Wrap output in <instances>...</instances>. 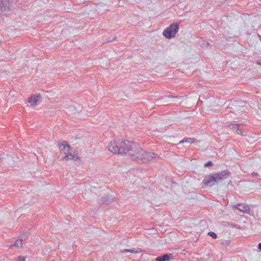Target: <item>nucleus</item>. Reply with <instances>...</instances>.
I'll use <instances>...</instances> for the list:
<instances>
[{
  "instance_id": "4be33fe9",
  "label": "nucleus",
  "mask_w": 261,
  "mask_h": 261,
  "mask_svg": "<svg viewBox=\"0 0 261 261\" xmlns=\"http://www.w3.org/2000/svg\"><path fill=\"white\" fill-rule=\"evenodd\" d=\"M222 244L225 246H227L229 244V242L228 241H225Z\"/></svg>"
},
{
  "instance_id": "2eb2a0df",
  "label": "nucleus",
  "mask_w": 261,
  "mask_h": 261,
  "mask_svg": "<svg viewBox=\"0 0 261 261\" xmlns=\"http://www.w3.org/2000/svg\"><path fill=\"white\" fill-rule=\"evenodd\" d=\"M22 245V240L20 239L19 240H17L16 242L12 245V246H14L15 247H16L17 248L21 247Z\"/></svg>"
},
{
  "instance_id": "423d86ee",
  "label": "nucleus",
  "mask_w": 261,
  "mask_h": 261,
  "mask_svg": "<svg viewBox=\"0 0 261 261\" xmlns=\"http://www.w3.org/2000/svg\"><path fill=\"white\" fill-rule=\"evenodd\" d=\"M232 207L244 213L249 214L250 213V208L247 204H238Z\"/></svg>"
},
{
  "instance_id": "7ed1b4c3",
  "label": "nucleus",
  "mask_w": 261,
  "mask_h": 261,
  "mask_svg": "<svg viewBox=\"0 0 261 261\" xmlns=\"http://www.w3.org/2000/svg\"><path fill=\"white\" fill-rule=\"evenodd\" d=\"M179 29L177 23H172L163 32V35L167 39L174 37Z\"/></svg>"
},
{
  "instance_id": "b1692460",
  "label": "nucleus",
  "mask_w": 261,
  "mask_h": 261,
  "mask_svg": "<svg viewBox=\"0 0 261 261\" xmlns=\"http://www.w3.org/2000/svg\"><path fill=\"white\" fill-rule=\"evenodd\" d=\"M169 97H172V98H173L174 97L172 95H169L168 96Z\"/></svg>"
},
{
  "instance_id": "f257e3e1",
  "label": "nucleus",
  "mask_w": 261,
  "mask_h": 261,
  "mask_svg": "<svg viewBox=\"0 0 261 261\" xmlns=\"http://www.w3.org/2000/svg\"><path fill=\"white\" fill-rule=\"evenodd\" d=\"M133 143L127 140L114 141L109 143L108 149L114 153L127 154L129 156V149Z\"/></svg>"
},
{
  "instance_id": "f8f14e48",
  "label": "nucleus",
  "mask_w": 261,
  "mask_h": 261,
  "mask_svg": "<svg viewBox=\"0 0 261 261\" xmlns=\"http://www.w3.org/2000/svg\"><path fill=\"white\" fill-rule=\"evenodd\" d=\"M109 202L108 195H106L101 197L100 199H98V203L100 205L106 204L108 205Z\"/></svg>"
},
{
  "instance_id": "412c9836",
  "label": "nucleus",
  "mask_w": 261,
  "mask_h": 261,
  "mask_svg": "<svg viewBox=\"0 0 261 261\" xmlns=\"http://www.w3.org/2000/svg\"><path fill=\"white\" fill-rule=\"evenodd\" d=\"M17 261H25V258L24 257L20 256L17 257Z\"/></svg>"
},
{
  "instance_id": "f03ea898",
  "label": "nucleus",
  "mask_w": 261,
  "mask_h": 261,
  "mask_svg": "<svg viewBox=\"0 0 261 261\" xmlns=\"http://www.w3.org/2000/svg\"><path fill=\"white\" fill-rule=\"evenodd\" d=\"M129 156L138 162L144 163V158H147L148 152L142 149L138 144L134 142L129 149Z\"/></svg>"
},
{
  "instance_id": "ddd939ff",
  "label": "nucleus",
  "mask_w": 261,
  "mask_h": 261,
  "mask_svg": "<svg viewBox=\"0 0 261 261\" xmlns=\"http://www.w3.org/2000/svg\"><path fill=\"white\" fill-rule=\"evenodd\" d=\"M195 139L191 138H185L181 141H180L179 144L183 143H194Z\"/></svg>"
},
{
  "instance_id": "6ab92c4d",
  "label": "nucleus",
  "mask_w": 261,
  "mask_h": 261,
  "mask_svg": "<svg viewBox=\"0 0 261 261\" xmlns=\"http://www.w3.org/2000/svg\"><path fill=\"white\" fill-rule=\"evenodd\" d=\"M209 45H210V44L208 43V42L204 41H202V46H205V47H207Z\"/></svg>"
},
{
  "instance_id": "1a4fd4ad",
  "label": "nucleus",
  "mask_w": 261,
  "mask_h": 261,
  "mask_svg": "<svg viewBox=\"0 0 261 261\" xmlns=\"http://www.w3.org/2000/svg\"><path fill=\"white\" fill-rule=\"evenodd\" d=\"M40 97V96L39 95H33L29 98L28 102L30 103L31 106H36Z\"/></svg>"
},
{
  "instance_id": "0eeeda50",
  "label": "nucleus",
  "mask_w": 261,
  "mask_h": 261,
  "mask_svg": "<svg viewBox=\"0 0 261 261\" xmlns=\"http://www.w3.org/2000/svg\"><path fill=\"white\" fill-rule=\"evenodd\" d=\"M67 153H65V155L64 157H63V160H73L74 161H76L79 159V156L77 154H73L71 151V148H70V150H67Z\"/></svg>"
},
{
  "instance_id": "4468645a",
  "label": "nucleus",
  "mask_w": 261,
  "mask_h": 261,
  "mask_svg": "<svg viewBox=\"0 0 261 261\" xmlns=\"http://www.w3.org/2000/svg\"><path fill=\"white\" fill-rule=\"evenodd\" d=\"M229 126L231 129H236V132L237 133V134H240V135L243 134L242 131L241 129H240L239 128H238V124H231L229 125Z\"/></svg>"
},
{
  "instance_id": "aec40b11",
  "label": "nucleus",
  "mask_w": 261,
  "mask_h": 261,
  "mask_svg": "<svg viewBox=\"0 0 261 261\" xmlns=\"http://www.w3.org/2000/svg\"><path fill=\"white\" fill-rule=\"evenodd\" d=\"M213 165V163L211 161H208L205 164V166L208 167V166H211Z\"/></svg>"
},
{
  "instance_id": "393cba45",
  "label": "nucleus",
  "mask_w": 261,
  "mask_h": 261,
  "mask_svg": "<svg viewBox=\"0 0 261 261\" xmlns=\"http://www.w3.org/2000/svg\"><path fill=\"white\" fill-rule=\"evenodd\" d=\"M2 162V158H1V155H0V162Z\"/></svg>"
},
{
  "instance_id": "20e7f679",
  "label": "nucleus",
  "mask_w": 261,
  "mask_h": 261,
  "mask_svg": "<svg viewBox=\"0 0 261 261\" xmlns=\"http://www.w3.org/2000/svg\"><path fill=\"white\" fill-rule=\"evenodd\" d=\"M229 178H232L231 173L225 170L221 172L210 175L208 179H224Z\"/></svg>"
},
{
  "instance_id": "bb28decb",
  "label": "nucleus",
  "mask_w": 261,
  "mask_h": 261,
  "mask_svg": "<svg viewBox=\"0 0 261 261\" xmlns=\"http://www.w3.org/2000/svg\"><path fill=\"white\" fill-rule=\"evenodd\" d=\"M259 65H261V64H259Z\"/></svg>"
},
{
  "instance_id": "dca6fc26",
  "label": "nucleus",
  "mask_w": 261,
  "mask_h": 261,
  "mask_svg": "<svg viewBox=\"0 0 261 261\" xmlns=\"http://www.w3.org/2000/svg\"><path fill=\"white\" fill-rule=\"evenodd\" d=\"M217 181L218 180H213L204 181V185L208 186H211L212 185H214L215 184V183L216 182H217Z\"/></svg>"
},
{
  "instance_id": "9b49d317",
  "label": "nucleus",
  "mask_w": 261,
  "mask_h": 261,
  "mask_svg": "<svg viewBox=\"0 0 261 261\" xmlns=\"http://www.w3.org/2000/svg\"><path fill=\"white\" fill-rule=\"evenodd\" d=\"M157 157V154L154 152H148V156L147 158H144V163L152 161L153 159H155Z\"/></svg>"
},
{
  "instance_id": "6e6552de",
  "label": "nucleus",
  "mask_w": 261,
  "mask_h": 261,
  "mask_svg": "<svg viewBox=\"0 0 261 261\" xmlns=\"http://www.w3.org/2000/svg\"><path fill=\"white\" fill-rule=\"evenodd\" d=\"M172 257V254L171 253L166 254L163 256H160L156 258V261H169Z\"/></svg>"
},
{
  "instance_id": "39448f33",
  "label": "nucleus",
  "mask_w": 261,
  "mask_h": 261,
  "mask_svg": "<svg viewBox=\"0 0 261 261\" xmlns=\"http://www.w3.org/2000/svg\"><path fill=\"white\" fill-rule=\"evenodd\" d=\"M9 7L10 4L7 0L0 1V15H7Z\"/></svg>"
},
{
  "instance_id": "a878e982",
  "label": "nucleus",
  "mask_w": 261,
  "mask_h": 261,
  "mask_svg": "<svg viewBox=\"0 0 261 261\" xmlns=\"http://www.w3.org/2000/svg\"><path fill=\"white\" fill-rule=\"evenodd\" d=\"M254 174H255V175H257V173H255Z\"/></svg>"
},
{
  "instance_id": "5701e85b",
  "label": "nucleus",
  "mask_w": 261,
  "mask_h": 261,
  "mask_svg": "<svg viewBox=\"0 0 261 261\" xmlns=\"http://www.w3.org/2000/svg\"><path fill=\"white\" fill-rule=\"evenodd\" d=\"M258 249L261 250V243H259L258 244Z\"/></svg>"
},
{
  "instance_id": "f3484780",
  "label": "nucleus",
  "mask_w": 261,
  "mask_h": 261,
  "mask_svg": "<svg viewBox=\"0 0 261 261\" xmlns=\"http://www.w3.org/2000/svg\"><path fill=\"white\" fill-rule=\"evenodd\" d=\"M121 253H125V252H131V253H137L139 252V251H136L135 250V249H124L121 251ZM139 252H140L139 251Z\"/></svg>"
},
{
  "instance_id": "a211bd4d",
  "label": "nucleus",
  "mask_w": 261,
  "mask_h": 261,
  "mask_svg": "<svg viewBox=\"0 0 261 261\" xmlns=\"http://www.w3.org/2000/svg\"><path fill=\"white\" fill-rule=\"evenodd\" d=\"M207 234L212 237L213 239H216L217 237V234L215 232L212 231L208 232Z\"/></svg>"
},
{
  "instance_id": "9d476101",
  "label": "nucleus",
  "mask_w": 261,
  "mask_h": 261,
  "mask_svg": "<svg viewBox=\"0 0 261 261\" xmlns=\"http://www.w3.org/2000/svg\"><path fill=\"white\" fill-rule=\"evenodd\" d=\"M58 146L59 147V149L61 150H70L71 147L69 144H67V142L63 141V142H59Z\"/></svg>"
}]
</instances>
